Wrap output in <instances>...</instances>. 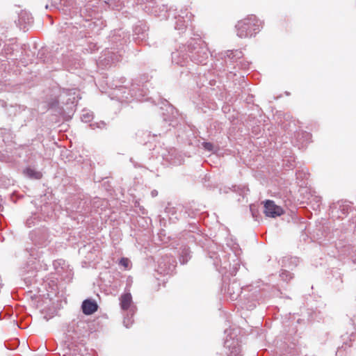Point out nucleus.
Here are the masks:
<instances>
[{
    "label": "nucleus",
    "instance_id": "nucleus-1",
    "mask_svg": "<svg viewBox=\"0 0 356 356\" xmlns=\"http://www.w3.org/2000/svg\"><path fill=\"white\" fill-rule=\"evenodd\" d=\"M188 53L192 62L204 65L209 58V51L206 43L201 39H192L188 44Z\"/></svg>",
    "mask_w": 356,
    "mask_h": 356
},
{
    "label": "nucleus",
    "instance_id": "nucleus-2",
    "mask_svg": "<svg viewBox=\"0 0 356 356\" xmlns=\"http://www.w3.org/2000/svg\"><path fill=\"white\" fill-rule=\"evenodd\" d=\"M113 91L111 94V99H116L121 102H129L134 98L138 101H142L145 95L143 93V90L138 89L134 85H132V88L129 90L127 87L118 85L113 83L112 84Z\"/></svg>",
    "mask_w": 356,
    "mask_h": 356
},
{
    "label": "nucleus",
    "instance_id": "nucleus-3",
    "mask_svg": "<svg viewBox=\"0 0 356 356\" xmlns=\"http://www.w3.org/2000/svg\"><path fill=\"white\" fill-rule=\"evenodd\" d=\"M259 19L256 16L250 15L238 22L236 25V34L241 38L252 37L259 31Z\"/></svg>",
    "mask_w": 356,
    "mask_h": 356
},
{
    "label": "nucleus",
    "instance_id": "nucleus-4",
    "mask_svg": "<svg viewBox=\"0 0 356 356\" xmlns=\"http://www.w3.org/2000/svg\"><path fill=\"white\" fill-rule=\"evenodd\" d=\"M120 305L121 309L126 312L123 323L126 327H129L134 322L133 316L136 310V307L133 303L132 296L130 293H125L120 296Z\"/></svg>",
    "mask_w": 356,
    "mask_h": 356
},
{
    "label": "nucleus",
    "instance_id": "nucleus-5",
    "mask_svg": "<svg viewBox=\"0 0 356 356\" xmlns=\"http://www.w3.org/2000/svg\"><path fill=\"white\" fill-rule=\"evenodd\" d=\"M112 49L113 48H111V50L106 49L102 52L97 60V65L99 67L106 68L110 67L112 64L120 61L121 58L120 51L115 52Z\"/></svg>",
    "mask_w": 356,
    "mask_h": 356
},
{
    "label": "nucleus",
    "instance_id": "nucleus-6",
    "mask_svg": "<svg viewBox=\"0 0 356 356\" xmlns=\"http://www.w3.org/2000/svg\"><path fill=\"white\" fill-rule=\"evenodd\" d=\"M176 266L174 257L165 255L158 261L157 272L160 274L168 275L172 273Z\"/></svg>",
    "mask_w": 356,
    "mask_h": 356
},
{
    "label": "nucleus",
    "instance_id": "nucleus-7",
    "mask_svg": "<svg viewBox=\"0 0 356 356\" xmlns=\"http://www.w3.org/2000/svg\"><path fill=\"white\" fill-rule=\"evenodd\" d=\"M189 56L187 46L183 45L172 53V62L177 65L184 66L188 63Z\"/></svg>",
    "mask_w": 356,
    "mask_h": 356
},
{
    "label": "nucleus",
    "instance_id": "nucleus-8",
    "mask_svg": "<svg viewBox=\"0 0 356 356\" xmlns=\"http://www.w3.org/2000/svg\"><path fill=\"white\" fill-rule=\"evenodd\" d=\"M224 346L228 350L229 356H240L241 353V348L238 339H234L231 336H227Z\"/></svg>",
    "mask_w": 356,
    "mask_h": 356
},
{
    "label": "nucleus",
    "instance_id": "nucleus-9",
    "mask_svg": "<svg viewBox=\"0 0 356 356\" xmlns=\"http://www.w3.org/2000/svg\"><path fill=\"white\" fill-rule=\"evenodd\" d=\"M264 212L267 217L270 218L280 216L284 213L282 208L276 205L273 200H266L264 202Z\"/></svg>",
    "mask_w": 356,
    "mask_h": 356
},
{
    "label": "nucleus",
    "instance_id": "nucleus-10",
    "mask_svg": "<svg viewBox=\"0 0 356 356\" xmlns=\"http://www.w3.org/2000/svg\"><path fill=\"white\" fill-rule=\"evenodd\" d=\"M76 94L75 89H63V90L60 92L58 99L55 100L54 102H52L49 103V107L53 108L56 106L57 104H58V102L61 101L63 103L64 102V99L65 97L69 96V98L66 101V104H68L69 102L71 103H74V100L75 99L74 95Z\"/></svg>",
    "mask_w": 356,
    "mask_h": 356
},
{
    "label": "nucleus",
    "instance_id": "nucleus-11",
    "mask_svg": "<svg viewBox=\"0 0 356 356\" xmlns=\"http://www.w3.org/2000/svg\"><path fill=\"white\" fill-rule=\"evenodd\" d=\"M188 13L181 10V14L178 17H175L176 22L175 25V29L183 31L188 26V23L191 19V14L188 15Z\"/></svg>",
    "mask_w": 356,
    "mask_h": 356
},
{
    "label": "nucleus",
    "instance_id": "nucleus-12",
    "mask_svg": "<svg viewBox=\"0 0 356 356\" xmlns=\"http://www.w3.org/2000/svg\"><path fill=\"white\" fill-rule=\"evenodd\" d=\"M349 209V204L343 202H339L337 204H334V206L331 207L332 216H337V218H343V216H346L348 213Z\"/></svg>",
    "mask_w": 356,
    "mask_h": 356
},
{
    "label": "nucleus",
    "instance_id": "nucleus-13",
    "mask_svg": "<svg viewBox=\"0 0 356 356\" xmlns=\"http://www.w3.org/2000/svg\"><path fill=\"white\" fill-rule=\"evenodd\" d=\"M33 23V17L29 13L22 11L18 16L17 25L20 29L25 31L26 26Z\"/></svg>",
    "mask_w": 356,
    "mask_h": 356
},
{
    "label": "nucleus",
    "instance_id": "nucleus-14",
    "mask_svg": "<svg viewBox=\"0 0 356 356\" xmlns=\"http://www.w3.org/2000/svg\"><path fill=\"white\" fill-rule=\"evenodd\" d=\"M81 308L83 314L90 315L97 310L98 306L94 300H85L82 303Z\"/></svg>",
    "mask_w": 356,
    "mask_h": 356
},
{
    "label": "nucleus",
    "instance_id": "nucleus-15",
    "mask_svg": "<svg viewBox=\"0 0 356 356\" xmlns=\"http://www.w3.org/2000/svg\"><path fill=\"white\" fill-rule=\"evenodd\" d=\"M147 28L145 24H140L136 26L134 29V35H136L135 38L136 40L143 41L146 39L147 36Z\"/></svg>",
    "mask_w": 356,
    "mask_h": 356
},
{
    "label": "nucleus",
    "instance_id": "nucleus-16",
    "mask_svg": "<svg viewBox=\"0 0 356 356\" xmlns=\"http://www.w3.org/2000/svg\"><path fill=\"white\" fill-rule=\"evenodd\" d=\"M242 289L236 282H232L229 284L227 288V293H229L232 300H236L241 295Z\"/></svg>",
    "mask_w": 356,
    "mask_h": 356
},
{
    "label": "nucleus",
    "instance_id": "nucleus-17",
    "mask_svg": "<svg viewBox=\"0 0 356 356\" xmlns=\"http://www.w3.org/2000/svg\"><path fill=\"white\" fill-rule=\"evenodd\" d=\"M34 238H32L33 241L40 245L46 246L47 245L48 235L46 230H42L41 232L36 233Z\"/></svg>",
    "mask_w": 356,
    "mask_h": 356
},
{
    "label": "nucleus",
    "instance_id": "nucleus-18",
    "mask_svg": "<svg viewBox=\"0 0 356 356\" xmlns=\"http://www.w3.org/2000/svg\"><path fill=\"white\" fill-rule=\"evenodd\" d=\"M299 262V259L296 257H285L282 260V266L293 269V267L297 266Z\"/></svg>",
    "mask_w": 356,
    "mask_h": 356
},
{
    "label": "nucleus",
    "instance_id": "nucleus-19",
    "mask_svg": "<svg viewBox=\"0 0 356 356\" xmlns=\"http://www.w3.org/2000/svg\"><path fill=\"white\" fill-rule=\"evenodd\" d=\"M166 108L165 111L167 113H162V115H163V120L165 121H171L173 118L175 117V115L177 114L176 109L171 105H165Z\"/></svg>",
    "mask_w": 356,
    "mask_h": 356
},
{
    "label": "nucleus",
    "instance_id": "nucleus-20",
    "mask_svg": "<svg viewBox=\"0 0 356 356\" xmlns=\"http://www.w3.org/2000/svg\"><path fill=\"white\" fill-rule=\"evenodd\" d=\"M24 173L30 178L40 179L42 175L40 172L36 171L31 168H27L24 170Z\"/></svg>",
    "mask_w": 356,
    "mask_h": 356
},
{
    "label": "nucleus",
    "instance_id": "nucleus-21",
    "mask_svg": "<svg viewBox=\"0 0 356 356\" xmlns=\"http://www.w3.org/2000/svg\"><path fill=\"white\" fill-rule=\"evenodd\" d=\"M227 56L232 60H236L243 56V53L240 50L227 51Z\"/></svg>",
    "mask_w": 356,
    "mask_h": 356
},
{
    "label": "nucleus",
    "instance_id": "nucleus-22",
    "mask_svg": "<svg viewBox=\"0 0 356 356\" xmlns=\"http://www.w3.org/2000/svg\"><path fill=\"white\" fill-rule=\"evenodd\" d=\"M300 136L301 138H299L298 140H300L302 139L300 146L301 147H304L307 143H309L311 141L312 136L309 133L307 132H302L301 134H299L298 137H300ZM299 148H300V147Z\"/></svg>",
    "mask_w": 356,
    "mask_h": 356
},
{
    "label": "nucleus",
    "instance_id": "nucleus-23",
    "mask_svg": "<svg viewBox=\"0 0 356 356\" xmlns=\"http://www.w3.org/2000/svg\"><path fill=\"white\" fill-rule=\"evenodd\" d=\"M280 277L282 279V280L288 282L293 278V275L289 270L282 269L280 274Z\"/></svg>",
    "mask_w": 356,
    "mask_h": 356
},
{
    "label": "nucleus",
    "instance_id": "nucleus-24",
    "mask_svg": "<svg viewBox=\"0 0 356 356\" xmlns=\"http://www.w3.org/2000/svg\"><path fill=\"white\" fill-rule=\"evenodd\" d=\"M93 118L92 113L89 111H83V113L81 116V119L84 122H89Z\"/></svg>",
    "mask_w": 356,
    "mask_h": 356
},
{
    "label": "nucleus",
    "instance_id": "nucleus-25",
    "mask_svg": "<svg viewBox=\"0 0 356 356\" xmlns=\"http://www.w3.org/2000/svg\"><path fill=\"white\" fill-rule=\"evenodd\" d=\"M90 126L93 129L96 128L105 129L106 127V124L104 121H100L99 122L92 123Z\"/></svg>",
    "mask_w": 356,
    "mask_h": 356
},
{
    "label": "nucleus",
    "instance_id": "nucleus-26",
    "mask_svg": "<svg viewBox=\"0 0 356 356\" xmlns=\"http://www.w3.org/2000/svg\"><path fill=\"white\" fill-rule=\"evenodd\" d=\"M202 147L204 149L209 151V152H213L214 151V146L211 143L209 142H203L202 143Z\"/></svg>",
    "mask_w": 356,
    "mask_h": 356
},
{
    "label": "nucleus",
    "instance_id": "nucleus-27",
    "mask_svg": "<svg viewBox=\"0 0 356 356\" xmlns=\"http://www.w3.org/2000/svg\"><path fill=\"white\" fill-rule=\"evenodd\" d=\"M36 220V218L35 217H30L26 221V225L28 227H31L32 225H35V221Z\"/></svg>",
    "mask_w": 356,
    "mask_h": 356
},
{
    "label": "nucleus",
    "instance_id": "nucleus-28",
    "mask_svg": "<svg viewBox=\"0 0 356 356\" xmlns=\"http://www.w3.org/2000/svg\"><path fill=\"white\" fill-rule=\"evenodd\" d=\"M182 253H183V254H185V255H187V254H188V250H183ZM187 261H188V257H187V256H186V257H184V255H182V259H180V262H181V264H185V263H186V262H187Z\"/></svg>",
    "mask_w": 356,
    "mask_h": 356
},
{
    "label": "nucleus",
    "instance_id": "nucleus-29",
    "mask_svg": "<svg viewBox=\"0 0 356 356\" xmlns=\"http://www.w3.org/2000/svg\"><path fill=\"white\" fill-rule=\"evenodd\" d=\"M151 195H152V197H156V196H157V195H158V192H157V191H156V190H153V191L151 192Z\"/></svg>",
    "mask_w": 356,
    "mask_h": 356
},
{
    "label": "nucleus",
    "instance_id": "nucleus-30",
    "mask_svg": "<svg viewBox=\"0 0 356 356\" xmlns=\"http://www.w3.org/2000/svg\"><path fill=\"white\" fill-rule=\"evenodd\" d=\"M90 49L91 51H95L96 49V44H90Z\"/></svg>",
    "mask_w": 356,
    "mask_h": 356
},
{
    "label": "nucleus",
    "instance_id": "nucleus-31",
    "mask_svg": "<svg viewBox=\"0 0 356 356\" xmlns=\"http://www.w3.org/2000/svg\"><path fill=\"white\" fill-rule=\"evenodd\" d=\"M352 321H353V325L356 327V314L353 317Z\"/></svg>",
    "mask_w": 356,
    "mask_h": 356
},
{
    "label": "nucleus",
    "instance_id": "nucleus-32",
    "mask_svg": "<svg viewBox=\"0 0 356 356\" xmlns=\"http://www.w3.org/2000/svg\"><path fill=\"white\" fill-rule=\"evenodd\" d=\"M1 179H3V177H0V187L4 186L5 184L2 182Z\"/></svg>",
    "mask_w": 356,
    "mask_h": 356
},
{
    "label": "nucleus",
    "instance_id": "nucleus-33",
    "mask_svg": "<svg viewBox=\"0 0 356 356\" xmlns=\"http://www.w3.org/2000/svg\"><path fill=\"white\" fill-rule=\"evenodd\" d=\"M120 83H123L124 81H125V79L124 78H121L120 80L119 81Z\"/></svg>",
    "mask_w": 356,
    "mask_h": 356
},
{
    "label": "nucleus",
    "instance_id": "nucleus-34",
    "mask_svg": "<svg viewBox=\"0 0 356 356\" xmlns=\"http://www.w3.org/2000/svg\"><path fill=\"white\" fill-rule=\"evenodd\" d=\"M250 209H251L252 214L253 217H255L256 213H254V212L253 211V210L252 209V208H251Z\"/></svg>",
    "mask_w": 356,
    "mask_h": 356
},
{
    "label": "nucleus",
    "instance_id": "nucleus-35",
    "mask_svg": "<svg viewBox=\"0 0 356 356\" xmlns=\"http://www.w3.org/2000/svg\"><path fill=\"white\" fill-rule=\"evenodd\" d=\"M250 209H251L252 214L253 217H255L256 213H254V212L253 211V210L252 209V208H251Z\"/></svg>",
    "mask_w": 356,
    "mask_h": 356
},
{
    "label": "nucleus",
    "instance_id": "nucleus-36",
    "mask_svg": "<svg viewBox=\"0 0 356 356\" xmlns=\"http://www.w3.org/2000/svg\"><path fill=\"white\" fill-rule=\"evenodd\" d=\"M316 198L317 199L316 202H320V201H321V197H316Z\"/></svg>",
    "mask_w": 356,
    "mask_h": 356
},
{
    "label": "nucleus",
    "instance_id": "nucleus-37",
    "mask_svg": "<svg viewBox=\"0 0 356 356\" xmlns=\"http://www.w3.org/2000/svg\"><path fill=\"white\" fill-rule=\"evenodd\" d=\"M121 264H123V265H124V266L126 265V264H125V263H124V259H122V260L121 261Z\"/></svg>",
    "mask_w": 356,
    "mask_h": 356
},
{
    "label": "nucleus",
    "instance_id": "nucleus-38",
    "mask_svg": "<svg viewBox=\"0 0 356 356\" xmlns=\"http://www.w3.org/2000/svg\"><path fill=\"white\" fill-rule=\"evenodd\" d=\"M30 255H31V256H32V257H33V256H34L33 252H31V253H30Z\"/></svg>",
    "mask_w": 356,
    "mask_h": 356
},
{
    "label": "nucleus",
    "instance_id": "nucleus-39",
    "mask_svg": "<svg viewBox=\"0 0 356 356\" xmlns=\"http://www.w3.org/2000/svg\"><path fill=\"white\" fill-rule=\"evenodd\" d=\"M112 38H113V39H112V41H114V40L115 39V38H114V36H112Z\"/></svg>",
    "mask_w": 356,
    "mask_h": 356
},
{
    "label": "nucleus",
    "instance_id": "nucleus-40",
    "mask_svg": "<svg viewBox=\"0 0 356 356\" xmlns=\"http://www.w3.org/2000/svg\"><path fill=\"white\" fill-rule=\"evenodd\" d=\"M355 233L356 234V220H355Z\"/></svg>",
    "mask_w": 356,
    "mask_h": 356
}]
</instances>
